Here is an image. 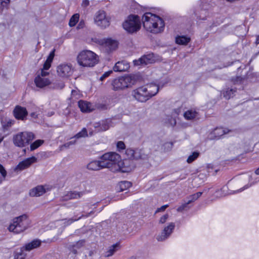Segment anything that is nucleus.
I'll list each match as a JSON object with an SVG mask.
<instances>
[{
  "label": "nucleus",
  "instance_id": "nucleus-4",
  "mask_svg": "<svg viewBox=\"0 0 259 259\" xmlns=\"http://www.w3.org/2000/svg\"><path fill=\"white\" fill-rule=\"evenodd\" d=\"M30 221L27 215L23 214L14 218L8 228L9 230L15 233H20L29 226Z\"/></svg>",
  "mask_w": 259,
  "mask_h": 259
},
{
  "label": "nucleus",
  "instance_id": "nucleus-35",
  "mask_svg": "<svg viewBox=\"0 0 259 259\" xmlns=\"http://www.w3.org/2000/svg\"><path fill=\"white\" fill-rule=\"evenodd\" d=\"M44 143V141L42 140H37L34 142L31 143L30 146V150L31 151H34V150L38 148Z\"/></svg>",
  "mask_w": 259,
  "mask_h": 259
},
{
  "label": "nucleus",
  "instance_id": "nucleus-49",
  "mask_svg": "<svg viewBox=\"0 0 259 259\" xmlns=\"http://www.w3.org/2000/svg\"><path fill=\"white\" fill-rule=\"evenodd\" d=\"M97 108L101 110H106L109 108V106L105 104H99L97 105Z\"/></svg>",
  "mask_w": 259,
  "mask_h": 259
},
{
  "label": "nucleus",
  "instance_id": "nucleus-6",
  "mask_svg": "<svg viewBox=\"0 0 259 259\" xmlns=\"http://www.w3.org/2000/svg\"><path fill=\"white\" fill-rule=\"evenodd\" d=\"M34 138L35 136L31 132H20L13 136V142L16 147L22 148L28 145Z\"/></svg>",
  "mask_w": 259,
  "mask_h": 259
},
{
  "label": "nucleus",
  "instance_id": "nucleus-48",
  "mask_svg": "<svg viewBox=\"0 0 259 259\" xmlns=\"http://www.w3.org/2000/svg\"><path fill=\"white\" fill-rule=\"evenodd\" d=\"M26 256V254L21 251L20 252L16 254L14 259H25Z\"/></svg>",
  "mask_w": 259,
  "mask_h": 259
},
{
  "label": "nucleus",
  "instance_id": "nucleus-25",
  "mask_svg": "<svg viewBox=\"0 0 259 259\" xmlns=\"http://www.w3.org/2000/svg\"><path fill=\"white\" fill-rule=\"evenodd\" d=\"M149 158V153L144 149H137L136 150L135 160H147Z\"/></svg>",
  "mask_w": 259,
  "mask_h": 259
},
{
  "label": "nucleus",
  "instance_id": "nucleus-64",
  "mask_svg": "<svg viewBox=\"0 0 259 259\" xmlns=\"http://www.w3.org/2000/svg\"><path fill=\"white\" fill-rule=\"evenodd\" d=\"M226 187H223V188L221 190H223V191H225V190L226 189Z\"/></svg>",
  "mask_w": 259,
  "mask_h": 259
},
{
  "label": "nucleus",
  "instance_id": "nucleus-23",
  "mask_svg": "<svg viewBox=\"0 0 259 259\" xmlns=\"http://www.w3.org/2000/svg\"><path fill=\"white\" fill-rule=\"evenodd\" d=\"M144 87L147 90V93L150 96V98L156 95L159 89V87L155 83H151Z\"/></svg>",
  "mask_w": 259,
  "mask_h": 259
},
{
  "label": "nucleus",
  "instance_id": "nucleus-39",
  "mask_svg": "<svg viewBox=\"0 0 259 259\" xmlns=\"http://www.w3.org/2000/svg\"><path fill=\"white\" fill-rule=\"evenodd\" d=\"M118 246L119 244L116 243L110 246L108 250L106 252L105 256L109 257L112 256L117 250L116 247H117Z\"/></svg>",
  "mask_w": 259,
  "mask_h": 259
},
{
  "label": "nucleus",
  "instance_id": "nucleus-26",
  "mask_svg": "<svg viewBox=\"0 0 259 259\" xmlns=\"http://www.w3.org/2000/svg\"><path fill=\"white\" fill-rule=\"evenodd\" d=\"M82 195L83 192L70 191L68 192L66 195L63 197V200L67 201L72 199H78L80 198Z\"/></svg>",
  "mask_w": 259,
  "mask_h": 259
},
{
  "label": "nucleus",
  "instance_id": "nucleus-57",
  "mask_svg": "<svg viewBox=\"0 0 259 259\" xmlns=\"http://www.w3.org/2000/svg\"><path fill=\"white\" fill-rule=\"evenodd\" d=\"M55 49H54L50 53V54L52 55L53 57H54L55 56Z\"/></svg>",
  "mask_w": 259,
  "mask_h": 259
},
{
  "label": "nucleus",
  "instance_id": "nucleus-30",
  "mask_svg": "<svg viewBox=\"0 0 259 259\" xmlns=\"http://www.w3.org/2000/svg\"><path fill=\"white\" fill-rule=\"evenodd\" d=\"M198 113L193 110H188L184 113V117L187 120H192L197 116Z\"/></svg>",
  "mask_w": 259,
  "mask_h": 259
},
{
  "label": "nucleus",
  "instance_id": "nucleus-40",
  "mask_svg": "<svg viewBox=\"0 0 259 259\" xmlns=\"http://www.w3.org/2000/svg\"><path fill=\"white\" fill-rule=\"evenodd\" d=\"M79 15L78 14H74L70 18L69 25L70 27L74 26L78 21Z\"/></svg>",
  "mask_w": 259,
  "mask_h": 259
},
{
  "label": "nucleus",
  "instance_id": "nucleus-31",
  "mask_svg": "<svg viewBox=\"0 0 259 259\" xmlns=\"http://www.w3.org/2000/svg\"><path fill=\"white\" fill-rule=\"evenodd\" d=\"M132 186V183L128 181H121L119 182L117 186V190L120 191L122 192L124 190H126L128 188L131 187Z\"/></svg>",
  "mask_w": 259,
  "mask_h": 259
},
{
  "label": "nucleus",
  "instance_id": "nucleus-36",
  "mask_svg": "<svg viewBox=\"0 0 259 259\" xmlns=\"http://www.w3.org/2000/svg\"><path fill=\"white\" fill-rule=\"evenodd\" d=\"M236 92V89H229L228 88L224 93V97L227 99H229L233 97L234 93Z\"/></svg>",
  "mask_w": 259,
  "mask_h": 259
},
{
  "label": "nucleus",
  "instance_id": "nucleus-28",
  "mask_svg": "<svg viewBox=\"0 0 259 259\" xmlns=\"http://www.w3.org/2000/svg\"><path fill=\"white\" fill-rule=\"evenodd\" d=\"M85 243L84 240H80L75 243V244L71 245L70 247V251L74 254L77 253V249H79L83 246Z\"/></svg>",
  "mask_w": 259,
  "mask_h": 259
},
{
  "label": "nucleus",
  "instance_id": "nucleus-32",
  "mask_svg": "<svg viewBox=\"0 0 259 259\" xmlns=\"http://www.w3.org/2000/svg\"><path fill=\"white\" fill-rule=\"evenodd\" d=\"M190 41V38L186 36H178L176 37V42L179 45H186Z\"/></svg>",
  "mask_w": 259,
  "mask_h": 259
},
{
  "label": "nucleus",
  "instance_id": "nucleus-8",
  "mask_svg": "<svg viewBox=\"0 0 259 259\" xmlns=\"http://www.w3.org/2000/svg\"><path fill=\"white\" fill-rule=\"evenodd\" d=\"M132 96L136 100L140 102H145L151 98L147 93V90L144 86L134 90L132 92Z\"/></svg>",
  "mask_w": 259,
  "mask_h": 259
},
{
  "label": "nucleus",
  "instance_id": "nucleus-45",
  "mask_svg": "<svg viewBox=\"0 0 259 259\" xmlns=\"http://www.w3.org/2000/svg\"><path fill=\"white\" fill-rule=\"evenodd\" d=\"M93 213H94V211H91L86 214H82L80 217H78L77 219H71L70 220H69V221L70 222V223H72V222H73L74 221H77V220L80 219L81 218H83V217L87 218V217H89L91 214H93Z\"/></svg>",
  "mask_w": 259,
  "mask_h": 259
},
{
  "label": "nucleus",
  "instance_id": "nucleus-5",
  "mask_svg": "<svg viewBox=\"0 0 259 259\" xmlns=\"http://www.w3.org/2000/svg\"><path fill=\"white\" fill-rule=\"evenodd\" d=\"M122 27L128 33H136L141 27L140 17L136 15H129L127 19L123 22Z\"/></svg>",
  "mask_w": 259,
  "mask_h": 259
},
{
  "label": "nucleus",
  "instance_id": "nucleus-17",
  "mask_svg": "<svg viewBox=\"0 0 259 259\" xmlns=\"http://www.w3.org/2000/svg\"><path fill=\"white\" fill-rule=\"evenodd\" d=\"M13 113L15 117L19 120H23L27 115V111L24 107L20 106H16L14 109Z\"/></svg>",
  "mask_w": 259,
  "mask_h": 259
},
{
  "label": "nucleus",
  "instance_id": "nucleus-3",
  "mask_svg": "<svg viewBox=\"0 0 259 259\" xmlns=\"http://www.w3.org/2000/svg\"><path fill=\"white\" fill-rule=\"evenodd\" d=\"M78 64L83 67H92L97 64L98 56L90 50H83L77 56Z\"/></svg>",
  "mask_w": 259,
  "mask_h": 259
},
{
  "label": "nucleus",
  "instance_id": "nucleus-22",
  "mask_svg": "<svg viewBox=\"0 0 259 259\" xmlns=\"http://www.w3.org/2000/svg\"><path fill=\"white\" fill-rule=\"evenodd\" d=\"M94 127L98 132L106 131L109 128V122L107 120H102L96 123Z\"/></svg>",
  "mask_w": 259,
  "mask_h": 259
},
{
  "label": "nucleus",
  "instance_id": "nucleus-1",
  "mask_svg": "<svg viewBox=\"0 0 259 259\" xmlns=\"http://www.w3.org/2000/svg\"><path fill=\"white\" fill-rule=\"evenodd\" d=\"M142 21L145 29L154 34L161 33L165 27L164 20L151 13H146L142 17Z\"/></svg>",
  "mask_w": 259,
  "mask_h": 259
},
{
  "label": "nucleus",
  "instance_id": "nucleus-15",
  "mask_svg": "<svg viewBox=\"0 0 259 259\" xmlns=\"http://www.w3.org/2000/svg\"><path fill=\"white\" fill-rule=\"evenodd\" d=\"M175 227V224L174 223H170L165 227L162 231L161 235H159L157 239L159 241H162L167 238L172 233Z\"/></svg>",
  "mask_w": 259,
  "mask_h": 259
},
{
  "label": "nucleus",
  "instance_id": "nucleus-53",
  "mask_svg": "<svg viewBox=\"0 0 259 259\" xmlns=\"http://www.w3.org/2000/svg\"><path fill=\"white\" fill-rule=\"evenodd\" d=\"M90 4L89 0H82L81 6L83 7H88Z\"/></svg>",
  "mask_w": 259,
  "mask_h": 259
},
{
  "label": "nucleus",
  "instance_id": "nucleus-33",
  "mask_svg": "<svg viewBox=\"0 0 259 259\" xmlns=\"http://www.w3.org/2000/svg\"><path fill=\"white\" fill-rule=\"evenodd\" d=\"M1 123L3 127L4 128L7 129V128L11 127L12 125H13L14 121L12 119L6 118L2 120Z\"/></svg>",
  "mask_w": 259,
  "mask_h": 259
},
{
  "label": "nucleus",
  "instance_id": "nucleus-18",
  "mask_svg": "<svg viewBox=\"0 0 259 259\" xmlns=\"http://www.w3.org/2000/svg\"><path fill=\"white\" fill-rule=\"evenodd\" d=\"M47 192V189L43 185H38L29 190V195L31 197H39Z\"/></svg>",
  "mask_w": 259,
  "mask_h": 259
},
{
  "label": "nucleus",
  "instance_id": "nucleus-62",
  "mask_svg": "<svg viewBox=\"0 0 259 259\" xmlns=\"http://www.w3.org/2000/svg\"><path fill=\"white\" fill-rule=\"evenodd\" d=\"M247 188V187H245V188H242V189H240V190H238L237 191V192H241V191L243 190L244 189H246V188Z\"/></svg>",
  "mask_w": 259,
  "mask_h": 259
},
{
  "label": "nucleus",
  "instance_id": "nucleus-20",
  "mask_svg": "<svg viewBox=\"0 0 259 259\" xmlns=\"http://www.w3.org/2000/svg\"><path fill=\"white\" fill-rule=\"evenodd\" d=\"M130 64L127 62L122 61L117 62L113 67V70L115 72H123L130 68Z\"/></svg>",
  "mask_w": 259,
  "mask_h": 259
},
{
  "label": "nucleus",
  "instance_id": "nucleus-27",
  "mask_svg": "<svg viewBox=\"0 0 259 259\" xmlns=\"http://www.w3.org/2000/svg\"><path fill=\"white\" fill-rule=\"evenodd\" d=\"M229 131H227L225 130H224L221 127H217L215 128L211 133L212 135H213V138L214 139H219L222 136L228 133Z\"/></svg>",
  "mask_w": 259,
  "mask_h": 259
},
{
  "label": "nucleus",
  "instance_id": "nucleus-50",
  "mask_svg": "<svg viewBox=\"0 0 259 259\" xmlns=\"http://www.w3.org/2000/svg\"><path fill=\"white\" fill-rule=\"evenodd\" d=\"M112 73V70H110L107 72H105L104 73H103L102 76L100 78V80L102 81L105 78L109 76L111 73Z\"/></svg>",
  "mask_w": 259,
  "mask_h": 259
},
{
  "label": "nucleus",
  "instance_id": "nucleus-42",
  "mask_svg": "<svg viewBox=\"0 0 259 259\" xmlns=\"http://www.w3.org/2000/svg\"><path fill=\"white\" fill-rule=\"evenodd\" d=\"M10 3V0H0V12L4 9H8Z\"/></svg>",
  "mask_w": 259,
  "mask_h": 259
},
{
  "label": "nucleus",
  "instance_id": "nucleus-34",
  "mask_svg": "<svg viewBox=\"0 0 259 259\" xmlns=\"http://www.w3.org/2000/svg\"><path fill=\"white\" fill-rule=\"evenodd\" d=\"M88 137V131L86 128L83 127L81 131L76 134L73 138H71V139H79L81 138H85Z\"/></svg>",
  "mask_w": 259,
  "mask_h": 259
},
{
  "label": "nucleus",
  "instance_id": "nucleus-41",
  "mask_svg": "<svg viewBox=\"0 0 259 259\" xmlns=\"http://www.w3.org/2000/svg\"><path fill=\"white\" fill-rule=\"evenodd\" d=\"M199 155H200L199 152H198L197 151L193 152L191 155H190L188 156V157L187 159V162L188 163H192L199 157Z\"/></svg>",
  "mask_w": 259,
  "mask_h": 259
},
{
  "label": "nucleus",
  "instance_id": "nucleus-24",
  "mask_svg": "<svg viewBox=\"0 0 259 259\" xmlns=\"http://www.w3.org/2000/svg\"><path fill=\"white\" fill-rule=\"evenodd\" d=\"M41 244L40 240L38 239H35L32 240L31 242L28 243L22 248L25 250L29 251L32 249L37 248Z\"/></svg>",
  "mask_w": 259,
  "mask_h": 259
},
{
  "label": "nucleus",
  "instance_id": "nucleus-52",
  "mask_svg": "<svg viewBox=\"0 0 259 259\" xmlns=\"http://www.w3.org/2000/svg\"><path fill=\"white\" fill-rule=\"evenodd\" d=\"M168 206V205L167 204H166V205H162V206H161L159 208H158L156 210V212L155 213H157V212H160V211H163L165 210V209Z\"/></svg>",
  "mask_w": 259,
  "mask_h": 259
},
{
  "label": "nucleus",
  "instance_id": "nucleus-44",
  "mask_svg": "<svg viewBox=\"0 0 259 259\" xmlns=\"http://www.w3.org/2000/svg\"><path fill=\"white\" fill-rule=\"evenodd\" d=\"M116 146L119 152H121V150H123L125 149V144L122 141H118L117 143Z\"/></svg>",
  "mask_w": 259,
  "mask_h": 259
},
{
  "label": "nucleus",
  "instance_id": "nucleus-19",
  "mask_svg": "<svg viewBox=\"0 0 259 259\" xmlns=\"http://www.w3.org/2000/svg\"><path fill=\"white\" fill-rule=\"evenodd\" d=\"M202 194V192H198L194 194L190 195L188 198L189 199L188 201L187 202L183 204L180 206H179L177 208V211H182L183 210H184L188 204H190L191 202L198 199L201 196Z\"/></svg>",
  "mask_w": 259,
  "mask_h": 259
},
{
  "label": "nucleus",
  "instance_id": "nucleus-37",
  "mask_svg": "<svg viewBox=\"0 0 259 259\" xmlns=\"http://www.w3.org/2000/svg\"><path fill=\"white\" fill-rule=\"evenodd\" d=\"M64 86V82L62 81H57L52 83L50 82V89L61 90Z\"/></svg>",
  "mask_w": 259,
  "mask_h": 259
},
{
  "label": "nucleus",
  "instance_id": "nucleus-29",
  "mask_svg": "<svg viewBox=\"0 0 259 259\" xmlns=\"http://www.w3.org/2000/svg\"><path fill=\"white\" fill-rule=\"evenodd\" d=\"M195 15L199 20H205L208 15V12L204 9H200L195 12Z\"/></svg>",
  "mask_w": 259,
  "mask_h": 259
},
{
  "label": "nucleus",
  "instance_id": "nucleus-63",
  "mask_svg": "<svg viewBox=\"0 0 259 259\" xmlns=\"http://www.w3.org/2000/svg\"><path fill=\"white\" fill-rule=\"evenodd\" d=\"M4 138V137L2 135V134L1 133H0V139H2V141L3 140Z\"/></svg>",
  "mask_w": 259,
  "mask_h": 259
},
{
  "label": "nucleus",
  "instance_id": "nucleus-10",
  "mask_svg": "<svg viewBox=\"0 0 259 259\" xmlns=\"http://www.w3.org/2000/svg\"><path fill=\"white\" fill-rule=\"evenodd\" d=\"M95 41L100 45L104 46L106 51L110 53L116 49L118 46V42L111 38L97 39L95 38Z\"/></svg>",
  "mask_w": 259,
  "mask_h": 259
},
{
  "label": "nucleus",
  "instance_id": "nucleus-13",
  "mask_svg": "<svg viewBox=\"0 0 259 259\" xmlns=\"http://www.w3.org/2000/svg\"><path fill=\"white\" fill-rule=\"evenodd\" d=\"M37 158L35 156L26 158L23 161L20 162L14 168L15 171H21L24 169L28 168L32 164L37 162Z\"/></svg>",
  "mask_w": 259,
  "mask_h": 259
},
{
  "label": "nucleus",
  "instance_id": "nucleus-2",
  "mask_svg": "<svg viewBox=\"0 0 259 259\" xmlns=\"http://www.w3.org/2000/svg\"><path fill=\"white\" fill-rule=\"evenodd\" d=\"M139 76L136 74H130L115 78L112 81V89L120 91L131 87L139 80Z\"/></svg>",
  "mask_w": 259,
  "mask_h": 259
},
{
  "label": "nucleus",
  "instance_id": "nucleus-54",
  "mask_svg": "<svg viewBox=\"0 0 259 259\" xmlns=\"http://www.w3.org/2000/svg\"><path fill=\"white\" fill-rule=\"evenodd\" d=\"M164 146H167V147H168V148L169 149H171L172 146H173V144L171 142H169V143H165L164 144Z\"/></svg>",
  "mask_w": 259,
  "mask_h": 259
},
{
  "label": "nucleus",
  "instance_id": "nucleus-61",
  "mask_svg": "<svg viewBox=\"0 0 259 259\" xmlns=\"http://www.w3.org/2000/svg\"><path fill=\"white\" fill-rule=\"evenodd\" d=\"M256 175H259V167L255 171Z\"/></svg>",
  "mask_w": 259,
  "mask_h": 259
},
{
  "label": "nucleus",
  "instance_id": "nucleus-11",
  "mask_svg": "<svg viewBox=\"0 0 259 259\" xmlns=\"http://www.w3.org/2000/svg\"><path fill=\"white\" fill-rule=\"evenodd\" d=\"M57 72L59 76L62 77L67 78L72 74V66L71 64L67 63L61 64L58 66Z\"/></svg>",
  "mask_w": 259,
  "mask_h": 259
},
{
  "label": "nucleus",
  "instance_id": "nucleus-14",
  "mask_svg": "<svg viewBox=\"0 0 259 259\" xmlns=\"http://www.w3.org/2000/svg\"><path fill=\"white\" fill-rule=\"evenodd\" d=\"M109 166V163L103 160H94L90 162L87 165V168L92 170H98Z\"/></svg>",
  "mask_w": 259,
  "mask_h": 259
},
{
  "label": "nucleus",
  "instance_id": "nucleus-55",
  "mask_svg": "<svg viewBox=\"0 0 259 259\" xmlns=\"http://www.w3.org/2000/svg\"><path fill=\"white\" fill-rule=\"evenodd\" d=\"M53 59H54V57H53L52 56V55L51 54H50V68L51 66V63L53 62Z\"/></svg>",
  "mask_w": 259,
  "mask_h": 259
},
{
  "label": "nucleus",
  "instance_id": "nucleus-21",
  "mask_svg": "<svg viewBox=\"0 0 259 259\" xmlns=\"http://www.w3.org/2000/svg\"><path fill=\"white\" fill-rule=\"evenodd\" d=\"M78 106L82 112H90L93 110L91 104L87 101L80 100L78 102Z\"/></svg>",
  "mask_w": 259,
  "mask_h": 259
},
{
  "label": "nucleus",
  "instance_id": "nucleus-60",
  "mask_svg": "<svg viewBox=\"0 0 259 259\" xmlns=\"http://www.w3.org/2000/svg\"><path fill=\"white\" fill-rule=\"evenodd\" d=\"M77 93V92L75 90H72V92H71V95L72 96H74L75 95V94H76Z\"/></svg>",
  "mask_w": 259,
  "mask_h": 259
},
{
  "label": "nucleus",
  "instance_id": "nucleus-16",
  "mask_svg": "<svg viewBox=\"0 0 259 259\" xmlns=\"http://www.w3.org/2000/svg\"><path fill=\"white\" fill-rule=\"evenodd\" d=\"M154 61V54H149L143 56L138 60H135L133 61L135 65H147L152 63Z\"/></svg>",
  "mask_w": 259,
  "mask_h": 259
},
{
  "label": "nucleus",
  "instance_id": "nucleus-43",
  "mask_svg": "<svg viewBox=\"0 0 259 259\" xmlns=\"http://www.w3.org/2000/svg\"><path fill=\"white\" fill-rule=\"evenodd\" d=\"M76 143L75 140H72L68 142L65 143L60 147V150H63L64 148H69L70 146L73 145Z\"/></svg>",
  "mask_w": 259,
  "mask_h": 259
},
{
  "label": "nucleus",
  "instance_id": "nucleus-9",
  "mask_svg": "<svg viewBox=\"0 0 259 259\" xmlns=\"http://www.w3.org/2000/svg\"><path fill=\"white\" fill-rule=\"evenodd\" d=\"M94 21L97 25L102 28H105L110 25L109 19L106 17L104 11L100 10L96 14Z\"/></svg>",
  "mask_w": 259,
  "mask_h": 259
},
{
  "label": "nucleus",
  "instance_id": "nucleus-59",
  "mask_svg": "<svg viewBox=\"0 0 259 259\" xmlns=\"http://www.w3.org/2000/svg\"><path fill=\"white\" fill-rule=\"evenodd\" d=\"M255 43H256V44H259V35L258 36H257V37H256Z\"/></svg>",
  "mask_w": 259,
  "mask_h": 259
},
{
  "label": "nucleus",
  "instance_id": "nucleus-56",
  "mask_svg": "<svg viewBox=\"0 0 259 259\" xmlns=\"http://www.w3.org/2000/svg\"><path fill=\"white\" fill-rule=\"evenodd\" d=\"M31 116L34 118H36L37 116V114L35 112H32L30 114Z\"/></svg>",
  "mask_w": 259,
  "mask_h": 259
},
{
  "label": "nucleus",
  "instance_id": "nucleus-58",
  "mask_svg": "<svg viewBox=\"0 0 259 259\" xmlns=\"http://www.w3.org/2000/svg\"><path fill=\"white\" fill-rule=\"evenodd\" d=\"M176 123H177V122H176V119H174L172 120L171 122V124L172 125V126H175V125H176Z\"/></svg>",
  "mask_w": 259,
  "mask_h": 259
},
{
  "label": "nucleus",
  "instance_id": "nucleus-38",
  "mask_svg": "<svg viewBox=\"0 0 259 259\" xmlns=\"http://www.w3.org/2000/svg\"><path fill=\"white\" fill-rule=\"evenodd\" d=\"M125 155L126 158L129 159H135L136 150H134L131 148H127L125 151Z\"/></svg>",
  "mask_w": 259,
  "mask_h": 259
},
{
  "label": "nucleus",
  "instance_id": "nucleus-51",
  "mask_svg": "<svg viewBox=\"0 0 259 259\" xmlns=\"http://www.w3.org/2000/svg\"><path fill=\"white\" fill-rule=\"evenodd\" d=\"M168 218V214H164L162 217H161V218L159 220V223L164 224Z\"/></svg>",
  "mask_w": 259,
  "mask_h": 259
},
{
  "label": "nucleus",
  "instance_id": "nucleus-46",
  "mask_svg": "<svg viewBox=\"0 0 259 259\" xmlns=\"http://www.w3.org/2000/svg\"><path fill=\"white\" fill-rule=\"evenodd\" d=\"M0 174L2 175L1 178L5 180L7 175V172L5 167L1 164H0Z\"/></svg>",
  "mask_w": 259,
  "mask_h": 259
},
{
  "label": "nucleus",
  "instance_id": "nucleus-12",
  "mask_svg": "<svg viewBox=\"0 0 259 259\" xmlns=\"http://www.w3.org/2000/svg\"><path fill=\"white\" fill-rule=\"evenodd\" d=\"M100 159L109 163L107 167H110L113 163H116L120 160V156L115 152H108L101 156Z\"/></svg>",
  "mask_w": 259,
  "mask_h": 259
},
{
  "label": "nucleus",
  "instance_id": "nucleus-47",
  "mask_svg": "<svg viewBox=\"0 0 259 259\" xmlns=\"http://www.w3.org/2000/svg\"><path fill=\"white\" fill-rule=\"evenodd\" d=\"M242 77L241 76H236L235 77H233L231 79V80L235 84H240L241 83L242 81Z\"/></svg>",
  "mask_w": 259,
  "mask_h": 259
},
{
  "label": "nucleus",
  "instance_id": "nucleus-7",
  "mask_svg": "<svg viewBox=\"0 0 259 259\" xmlns=\"http://www.w3.org/2000/svg\"><path fill=\"white\" fill-rule=\"evenodd\" d=\"M49 56L47 57L40 73L35 77L34 83L39 88H43L49 84Z\"/></svg>",
  "mask_w": 259,
  "mask_h": 259
}]
</instances>
